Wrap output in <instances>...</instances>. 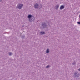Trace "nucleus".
I'll use <instances>...</instances> for the list:
<instances>
[{
  "mask_svg": "<svg viewBox=\"0 0 80 80\" xmlns=\"http://www.w3.org/2000/svg\"><path fill=\"white\" fill-rule=\"evenodd\" d=\"M22 7H23V4H19L17 6V8L19 9H21Z\"/></svg>",
  "mask_w": 80,
  "mask_h": 80,
  "instance_id": "f257e3e1",
  "label": "nucleus"
},
{
  "mask_svg": "<svg viewBox=\"0 0 80 80\" xmlns=\"http://www.w3.org/2000/svg\"><path fill=\"white\" fill-rule=\"evenodd\" d=\"M34 7L35 8H42V5L38 6V4H36L34 5Z\"/></svg>",
  "mask_w": 80,
  "mask_h": 80,
  "instance_id": "f03ea898",
  "label": "nucleus"
},
{
  "mask_svg": "<svg viewBox=\"0 0 80 80\" xmlns=\"http://www.w3.org/2000/svg\"><path fill=\"white\" fill-rule=\"evenodd\" d=\"M64 8V6H63L62 5L60 7V10H62V9H63Z\"/></svg>",
  "mask_w": 80,
  "mask_h": 80,
  "instance_id": "7ed1b4c3",
  "label": "nucleus"
},
{
  "mask_svg": "<svg viewBox=\"0 0 80 80\" xmlns=\"http://www.w3.org/2000/svg\"><path fill=\"white\" fill-rule=\"evenodd\" d=\"M40 34H41V35H43V34H45V32H41Z\"/></svg>",
  "mask_w": 80,
  "mask_h": 80,
  "instance_id": "20e7f679",
  "label": "nucleus"
},
{
  "mask_svg": "<svg viewBox=\"0 0 80 80\" xmlns=\"http://www.w3.org/2000/svg\"><path fill=\"white\" fill-rule=\"evenodd\" d=\"M31 17H32V15H29L28 16V18H30Z\"/></svg>",
  "mask_w": 80,
  "mask_h": 80,
  "instance_id": "39448f33",
  "label": "nucleus"
},
{
  "mask_svg": "<svg viewBox=\"0 0 80 80\" xmlns=\"http://www.w3.org/2000/svg\"><path fill=\"white\" fill-rule=\"evenodd\" d=\"M56 7L57 8H58V7H59V5H57L56 6Z\"/></svg>",
  "mask_w": 80,
  "mask_h": 80,
  "instance_id": "423d86ee",
  "label": "nucleus"
},
{
  "mask_svg": "<svg viewBox=\"0 0 80 80\" xmlns=\"http://www.w3.org/2000/svg\"><path fill=\"white\" fill-rule=\"evenodd\" d=\"M49 52V49H48L46 51V53H48Z\"/></svg>",
  "mask_w": 80,
  "mask_h": 80,
  "instance_id": "0eeeda50",
  "label": "nucleus"
},
{
  "mask_svg": "<svg viewBox=\"0 0 80 80\" xmlns=\"http://www.w3.org/2000/svg\"><path fill=\"white\" fill-rule=\"evenodd\" d=\"M32 19H31L32 20H35V18H34V17H32Z\"/></svg>",
  "mask_w": 80,
  "mask_h": 80,
  "instance_id": "6e6552de",
  "label": "nucleus"
},
{
  "mask_svg": "<svg viewBox=\"0 0 80 80\" xmlns=\"http://www.w3.org/2000/svg\"><path fill=\"white\" fill-rule=\"evenodd\" d=\"M50 67V66L48 65L46 67V68H48V67Z\"/></svg>",
  "mask_w": 80,
  "mask_h": 80,
  "instance_id": "1a4fd4ad",
  "label": "nucleus"
},
{
  "mask_svg": "<svg viewBox=\"0 0 80 80\" xmlns=\"http://www.w3.org/2000/svg\"><path fill=\"white\" fill-rule=\"evenodd\" d=\"M29 21L30 22H32V21H31V19L29 18Z\"/></svg>",
  "mask_w": 80,
  "mask_h": 80,
  "instance_id": "9d476101",
  "label": "nucleus"
},
{
  "mask_svg": "<svg viewBox=\"0 0 80 80\" xmlns=\"http://www.w3.org/2000/svg\"><path fill=\"white\" fill-rule=\"evenodd\" d=\"M12 55V53H11V52H9V55Z\"/></svg>",
  "mask_w": 80,
  "mask_h": 80,
  "instance_id": "9b49d317",
  "label": "nucleus"
},
{
  "mask_svg": "<svg viewBox=\"0 0 80 80\" xmlns=\"http://www.w3.org/2000/svg\"><path fill=\"white\" fill-rule=\"evenodd\" d=\"M78 23L79 25H80V22H78Z\"/></svg>",
  "mask_w": 80,
  "mask_h": 80,
  "instance_id": "f8f14e48",
  "label": "nucleus"
},
{
  "mask_svg": "<svg viewBox=\"0 0 80 80\" xmlns=\"http://www.w3.org/2000/svg\"><path fill=\"white\" fill-rule=\"evenodd\" d=\"M78 71H80V68L78 69Z\"/></svg>",
  "mask_w": 80,
  "mask_h": 80,
  "instance_id": "ddd939ff",
  "label": "nucleus"
},
{
  "mask_svg": "<svg viewBox=\"0 0 80 80\" xmlns=\"http://www.w3.org/2000/svg\"><path fill=\"white\" fill-rule=\"evenodd\" d=\"M75 75H76V73H75Z\"/></svg>",
  "mask_w": 80,
  "mask_h": 80,
  "instance_id": "4468645a",
  "label": "nucleus"
}]
</instances>
